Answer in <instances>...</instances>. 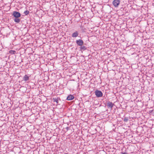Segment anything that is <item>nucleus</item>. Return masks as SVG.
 Returning a JSON list of instances; mask_svg holds the SVG:
<instances>
[{"label": "nucleus", "mask_w": 154, "mask_h": 154, "mask_svg": "<svg viewBox=\"0 0 154 154\" xmlns=\"http://www.w3.org/2000/svg\"><path fill=\"white\" fill-rule=\"evenodd\" d=\"M95 93L96 96L98 97H102L103 95L102 93L100 91L97 90L95 91Z\"/></svg>", "instance_id": "f257e3e1"}, {"label": "nucleus", "mask_w": 154, "mask_h": 154, "mask_svg": "<svg viewBox=\"0 0 154 154\" xmlns=\"http://www.w3.org/2000/svg\"><path fill=\"white\" fill-rule=\"evenodd\" d=\"M58 98H53L52 99L53 100V101L54 102H56V103L57 104L58 103Z\"/></svg>", "instance_id": "9d476101"}, {"label": "nucleus", "mask_w": 154, "mask_h": 154, "mask_svg": "<svg viewBox=\"0 0 154 154\" xmlns=\"http://www.w3.org/2000/svg\"><path fill=\"white\" fill-rule=\"evenodd\" d=\"M78 32L77 31H75L72 33V37H76L78 36Z\"/></svg>", "instance_id": "0eeeda50"}, {"label": "nucleus", "mask_w": 154, "mask_h": 154, "mask_svg": "<svg viewBox=\"0 0 154 154\" xmlns=\"http://www.w3.org/2000/svg\"><path fill=\"white\" fill-rule=\"evenodd\" d=\"M74 98V96L71 94L69 95L67 97L66 100H73Z\"/></svg>", "instance_id": "423d86ee"}, {"label": "nucleus", "mask_w": 154, "mask_h": 154, "mask_svg": "<svg viewBox=\"0 0 154 154\" xmlns=\"http://www.w3.org/2000/svg\"><path fill=\"white\" fill-rule=\"evenodd\" d=\"M114 104L112 102L109 101L107 102V106L108 108H110L111 109H112V108Z\"/></svg>", "instance_id": "20e7f679"}, {"label": "nucleus", "mask_w": 154, "mask_h": 154, "mask_svg": "<svg viewBox=\"0 0 154 154\" xmlns=\"http://www.w3.org/2000/svg\"><path fill=\"white\" fill-rule=\"evenodd\" d=\"M128 118L125 117L124 118V121L125 122H126L128 121Z\"/></svg>", "instance_id": "4468645a"}, {"label": "nucleus", "mask_w": 154, "mask_h": 154, "mask_svg": "<svg viewBox=\"0 0 154 154\" xmlns=\"http://www.w3.org/2000/svg\"><path fill=\"white\" fill-rule=\"evenodd\" d=\"M14 20L15 22L17 23H19L20 21V20L18 18H15L14 19Z\"/></svg>", "instance_id": "1a4fd4ad"}, {"label": "nucleus", "mask_w": 154, "mask_h": 154, "mask_svg": "<svg viewBox=\"0 0 154 154\" xmlns=\"http://www.w3.org/2000/svg\"><path fill=\"white\" fill-rule=\"evenodd\" d=\"M23 80L25 82L29 80V77L27 75H25L23 77Z\"/></svg>", "instance_id": "6e6552de"}, {"label": "nucleus", "mask_w": 154, "mask_h": 154, "mask_svg": "<svg viewBox=\"0 0 154 154\" xmlns=\"http://www.w3.org/2000/svg\"><path fill=\"white\" fill-rule=\"evenodd\" d=\"M9 53L12 54H16V51H15L11 50L9 51Z\"/></svg>", "instance_id": "f8f14e48"}, {"label": "nucleus", "mask_w": 154, "mask_h": 154, "mask_svg": "<svg viewBox=\"0 0 154 154\" xmlns=\"http://www.w3.org/2000/svg\"><path fill=\"white\" fill-rule=\"evenodd\" d=\"M122 154H128L127 153H126L125 152L123 153V152H122L121 153Z\"/></svg>", "instance_id": "dca6fc26"}, {"label": "nucleus", "mask_w": 154, "mask_h": 154, "mask_svg": "<svg viewBox=\"0 0 154 154\" xmlns=\"http://www.w3.org/2000/svg\"><path fill=\"white\" fill-rule=\"evenodd\" d=\"M65 128L66 130V131H67L68 130H69V128L68 127H67L66 128Z\"/></svg>", "instance_id": "2eb2a0df"}, {"label": "nucleus", "mask_w": 154, "mask_h": 154, "mask_svg": "<svg viewBox=\"0 0 154 154\" xmlns=\"http://www.w3.org/2000/svg\"><path fill=\"white\" fill-rule=\"evenodd\" d=\"M120 3V0H114L112 2V4L114 6L117 7Z\"/></svg>", "instance_id": "f03ea898"}, {"label": "nucleus", "mask_w": 154, "mask_h": 154, "mask_svg": "<svg viewBox=\"0 0 154 154\" xmlns=\"http://www.w3.org/2000/svg\"><path fill=\"white\" fill-rule=\"evenodd\" d=\"M29 11L26 10L24 12V14L25 15H27L29 14Z\"/></svg>", "instance_id": "ddd939ff"}, {"label": "nucleus", "mask_w": 154, "mask_h": 154, "mask_svg": "<svg viewBox=\"0 0 154 154\" xmlns=\"http://www.w3.org/2000/svg\"><path fill=\"white\" fill-rule=\"evenodd\" d=\"M76 43L78 45L81 46L83 45L84 42L82 40L79 39L76 41Z\"/></svg>", "instance_id": "39448f33"}, {"label": "nucleus", "mask_w": 154, "mask_h": 154, "mask_svg": "<svg viewBox=\"0 0 154 154\" xmlns=\"http://www.w3.org/2000/svg\"><path fill=\"white\" fill-rule=\"evenodd\" d=\"M12 15L15 18H19L20 17L21 14L18 12L14 11Z\"/></svg>", "instance_id": "7ed1b4c3"}, {"label": "nucleus", "mask_w": 154, "mask_h": 154, "mask_svg": "<svg viewBox=\"0 0 154 154\" xmlns=\"http://www.w3.org/2000/svg\"><path fill=\"white\" fill-rule=\"evenodd\" d=\"M80 49L81 50H85L87 49L86 47L85 46H83V45L81 46Z\"/></svg>", "instance_id": "9b49d317"}]
</instances>
